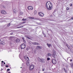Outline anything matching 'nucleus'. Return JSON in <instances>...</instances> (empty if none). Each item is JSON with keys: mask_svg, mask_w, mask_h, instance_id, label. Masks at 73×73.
Instances as JSON below:
<instances>
[{"mask_svg": "<svg viewBox=\"0 0 73 73\" xmlns=\"http://www.w3.org/2000/svg\"><path fill=\"white\" fill-rule=\"evenodd\" d=\"M46 8L48 10H51L52 7V4L49 1H48L46 4Z\"/></svg>", "mask_w": 73, "mask_h": 73, "instance_id": "nucleus-1", "label": "nucleus"}, {"mask_svg": "<svg viewBox=\"0 0 73 73\" xmlns=\"http://www.w3.org/2000/svg\"><path fill=\"white\" fill-rule=\"evenodd\" d=\"M38 60L39 61V62H40L43 63L45 62V59H44L39 58Z\"/></svg>", "mask_w": 73, "mask_h": 73, "instance_id": "nucleus-2", "label": "nucleus"}, {"mask_svg": "<svg viewBox=\"0 0 73 73\" xmlns=\"http://www.w3.org/2000/svg\"><path fill=\"white\" fill-rule=\"evenodd\" d=\"M35 68V66L33 65H31L29 67V70H33V69H34Z\"/></svg>", "mask_w": 73, "mask_h": 73, "instance_id": "nucleus-3", "label": "nucleus"}, {"mask_svg": "<svg viewBox=\"0 0 73 73\" xmlns=\"http://www.w3.org/2000/svg\"><path fill=\"white\" fill-rule=\"evenodd\" d=\"M25 44H23L21 45V48L22 49H24L25 48Z\"/></svg>", "mask_w": 73, "mask_h": 73, "instance_id": "nucleus-4", "label": "nucleus"}, {"mask_svg": "<svg viewBox=\"0 0 73 73\" xmlns=\"http://www.w3.org/2000/svg\"><path fill=\"white\" fill-rule=\"evenodd\" d=\"M5 44L4 42L3 41V40L2 39H1L0 40V44L1 45H4Z\"/></svg>", "mask_w": 73, "mask_h": 73, "instance_id": "nucleus-5", "label": "nucleus"}, {"mask_svg": "<svg viewBox=\"0 0 73 73\" xmlns=\"http://www.w3.org/2000/svg\"><path fill=\"white\" fill-rule=\"evenodd\" d=\"M38 15L40 17H43L44 14L42 12H40L38 13Z\"/></svg>", "mask_w": 73, "mask_h": 73, "instance_id": "nucleus-6", "label": "nucleus"}, {"mask_svg": "<svg viewBox=\"0 0 73 73\" xmlns=\"http://www.w3.org/2000/svg\"><path fill=\"white\" fill-rule=\"evenodd\" d=\"M24 58L26 60H27V61H29V57L27 56H24Z\"/></svg>", "mask_w": 73, "mask_h": 73, "instance_id": "nucleus-7", "label": "nucleus"}, {"mask_svg": "<svg viewBox=\"0 0 73 73\" xmlns=\"http://www.w3.org/2000/svg\"><path fill=\"white\" fill-rule=\"evenodd\" d=\"M28 9L29 10H33V8L31 6H29L28 7Z\"/></svg>", "mask_w": 73, "mask_h": 73, "instance_id": "nucleus-8", "label": "nucleus"}, {"mask_svg": "<svg viewBox=\"0 0 73 73\" xmlns=\"http://www.w3.org/2000/svg\"><path fill=\"white\" fill-rule=\"evenodd\" d=\"M53 54H52V56L53 57L55 58H56V55L55 54V53H56V52L55 51H54L53 52Z\"/></svg>", "mask_w": 73, "mask_h": 73, "instance_id": "nucleus-9", "label": "nucleus"}, {"mask_svg": "<svg viewBox=\"0 0 73 73\" xmlns=\"http://www.w3.org/2000/svg\"><path fill=\"white\" fill-rule=\"evenodd\" d=\"M52 62L53 64H56V61L54 59H53L52 60Z\"/></svg>", "mask_w": 73, "mask_h": 73, "instance_id": "nucleus-10", "label": "nucleus"}, {"mask_svg": "<svg viewBox=\"0 0 73 73\" xmlns=\"http://www.w3.org/2000/svg\"><path fill=\"white\" fill-rule=\"evenodd\" d=\"M1 12L2 14H6V11L4 10H2Z\"/></svg>", "mask_w": 73, "mask_h": 73, "instance_id": "nucleus-11", "label": "nucleus"}, {"mask_svg": "<svg viewBox=\"0 0 73 73\" xmlns=\"http://www.w3.org/2000/svg\"><path fill=\"white\" fill-rule=\"evenodd\" d=\"M34 45H40V44L36 42H33L32 43Z\"/></svg>", "mask_w": 73, "mask_h": 73, "instance_id": "nucleus-12", "label": "nucleus"}, {"mask_svg": "<svg viewBox=\"0 0 73 73\" xmlns=\"http://www.w3.org/2000/svg\"><path fill=\"white\" fill-rule=\"evenodd\" d=\"M52 54H50V53H48L47 54V57H49V56H52Z\"/></svg>", "mask_w": 73, "mask_h": 73, "instance_id": "nucleus-13", "label": "nucleus"}, {"mask_svg": "<svg viewBox=\"0 0 73 73\" xmlns=\"http://www.w3.org/2000/svg\"><path fill=\"white\" fill-rule=\"evenodd\" d=\"M36 48L37 49H40L41 48V47L38 46L36 47Z\"/></svg>", "mask_w": 73, "mask_h": 73, "instance_id": "nucleus-14", "label": "nucleus"}, {"mask_svg": "<svg viewBox=\"0 0 73 73\" xmlns=\"http://www.w3.org/2000/svg\"><path fill=\"white\" fill-rule=\"evenodd\" d=\"M15 41L17 42H20V39H16Z\"/></svg>", "mask_w": 73, "mask_h": 73, "instance_id": "nucleus-15", "label": "nucleus"}, {"mask_svg": "<svg viewBox=\"0 0 73 73\" xmlns=\"http://www.w3.org/2000/svg\"><path fill=\"white\" fill-rule=\"evenodd\" d=\"M47 46H48L49 47V48L50 46H52V45L50 44H49L48 43H47Z\"/></svg>", "mask_w": 73, "mask_h": 73, "instance_id": "nucleus-16", "label": "nucleus"}, {"mask_svg": "<svg viewBox=\"0 0 73 73\" xmlns=\"http://www.w3.org/2000/svg\"><path fill=\"white\" fill-rule=\"evenodd\" d=\"M26 64L27 65H29V62L27 61V62H26Z\"/></svg>", "mask_w": 73, "mask_h": 73, "instance_id": "nucleus-17", "label": "nucleus"}, {"mask_svg": "<svg viewBox=\"0 0 73 73\" xmlns=\"http://www.w3.org/2000/svg\"><path fill=\"white\" fill-rule=\"evenodd\" d=\"M22 39L23 41V42L25 43H26V41H25V39H24V37H23L22 38Z\"/></svg>", "mask_w": 73, "mask_h": 73, "instance_id": "nucleus-18", "label": "nucleus"}, {"mask_svg": "<svg viewBox=\"0 0 73 73\" xmlns=\"http://www.w3.org/2000/svg\"><path fill=\"white\" fill-rule=\"evenodd\" d=\"M63 70H64V71L65 72V73H66V70L64 68H63Z\"/></svg>", "mask_w": 73, "mask_h": 73, "instance_id": "nucleus-19", "label": "nucleus"}, {"mask_svg": "<svg viewBox=\"0 0 73 73\" xmlns=\"http://www.w3.org/2000/svg\"><path fill=\"white\" fill-rule=\"evenodd\" d=\"M27 19H23L22 20H23V21H25V20H27Z\"/></svg>", "mask_w": 73, "mask_h": 73, "instance_id": "nucleus-20", "label": "nucleus"}, {"mask_svg": "<svg viewBox=\"0 0 73 73\" xmlns=\"http://www.w3.org/2000/svg\"><path fill=\"white\" fill-rule=\"evenodd\" d=\"M50 60V58H47V61H49V60Z\"/></svg>", "mask_w": 73, "mask_h": 73, "instance_id": "nucleus-21", "label": "nucleus"}, {"mask_svg": "<svg viewBox=\"0 0 73 73\" xmlns=\"http://www.w3.org/2000/svg\"><path fill=\"white\" fill-rule=\"evenodd\" d=\"M2 64L1 65V66H2L3 67H4V65L3 64V63H2Z\"/></svg>", "mask_w": 73, "mask_h": 73, "instance_id": "nucleus-22", "label": "nucleus"}, {"mask_svg": "<svg viewBox=\"0 0 73 73\" xmlns=\"http://www.w3.org/2000/svg\"><path fill=\"white\" fill-rule=\"evenodd\" d=\"M71 67H73V63L70 64Z\"/></svg>", "mask_w": 73, "mask_h": 73, "instance_id": "nucleus-23", "label": "nucleus"}, {"mask_svg": "<svg viewBox=\"0 0 73 73\" xmlns=\"http://www.w3.org/2000/svg\"><path fill=\"white\" fill-rule=\"evenodd\" d=\"M36 13H37V11H36L35 10L34 11V14H36Z\"/></svg>", "mask_w": 73, "mask_h": 73, "instance_id": "nucleus-24", "label": "nucleus"}, {"mask_svg": "<svg viewBox=\"0 0 73 73\" xmlns=\"http://www.w3.org/2000/svg\"><path fill=\"white\" fill-rule=\"evenodd\" d=\"M10 25H11V23H9L7 25V27H9Z\"/></svg>", "mask_w": 73, "mask_h": 73, "instance_id": "nucleus-25", "label": "nucleus"}, {"mask_svg": "<svg viewBox=\"0 0 73 73\" xmlns=\"http://www.w3.org/2000/svg\"><path fill=\"white\" fill-rule=\"evenodd\" d=\"M66 45H67V46L68 47V49H70V48H69V47L68 46V45L66 44Z\"/></svg>", "mask_w": 73, "mask_h": 73, "instance_id": "nucleus-26", "label": "nucleus"}, {"mask_svg": "<svg viewBox=\"0 0 73 73\" xmlns=\"http://www.w3.org/2000/svg\"><path fill=\"white\" fill-rule=\"evenodd\" d=\"M9 70H10V69H8L7 70V72H8L9 71Z\"/></svg>", "mask_w": 73, "mask_h": 73, "instance_id": "nucleus-27", "label": "nucleus"}, {"mask_svg": "<svg viewBox=\"0 0 73 73\" xmlns=\"http://www.w3.org/2000/svg\"><path fill=\"white\" fill-rule=\"evenodd\" d=\"M69 5L70 6V7H72V4H69Z\"/></svg>", "mask_w": 73, "mask_h": 73, "instance_id": "nucleus-28", "label": "nucleus"}, {"mask_svg": "<svg viewBox=\"0 0 73 73\" xmlns=\"http://www.w3.org/2000/svg\"><path fill=\"white\" fill-rule=\"evenodd\" d=\"M16 13V12L15 11V10H14L13 13Z\"/></svg>", "mask_w": 73, "mask_h": 73, "instance_id": "nucleus-29", "label": "nucleus"}, {"mask_svg": "<svg viewBox=\"0 0 73 73\" xmlns=\"http://www.w3.org/2000/svg\"><path fill=\"white\" fill-rule=\"evenodd\" d=\"M43 35L44 36V37H46V35L44 34V33H43Z\"/></svg>", "mask_w": 73, "mask_h": 73, "instance_id": "nucleus-30", "label": "nucleus"}, {"mask_svg": "<svg viewBox=\"0 0 73 73\" xmlns=\"http://www.w3.org/2000/svg\"><path fill=\"white\" fill-rule=\"evenodd\" d=\"M70 46H72V48H73V44H71V45H70Z\"/></svg>", "mask_w": 73, "mask_h": 73, "instance_id": "nucleus-31", "label": "nucleus"}, {"mask_svg": "<svg viewBox=\"0 0 73 73\" xmlns=\"http://www.w3.org/2000/svg\"><path fill=\"white\" fill-rule=\"evenodd\" d=\"M69 8L68 7H67V11H68V10H69Z\"/></svg>", "mask_w": 73, "mask_h": 73, "instance_id": "nucleus-32", "label": "nucleus"}, {"mask_svg": "<svg viewBox=\"0 0 73 73\" xmlns=\"http://www.w3.org/2000/svg\"><path fill=\"white\" fill-rule=\"evenodd\" d=\"M10 35H13V33H10Z\"/></svg>", "mask_w": 73, "mask_h": 73, "instance_id": "nucleus-33", "label": "nucleus"}, {"mask_svg": "<svg viewBox=\"0 0 73 73\" xmlns=\"http://www.w3.org/2000/svg\"><path fill=\"white\" fill-rule=\"evenodd\" d=\"M44 70H45V69L44 68L42 69V71H44Z\"/></svg>", "mask_w": 73, "mask_h": 73, "instance_id": "nucleus-34", "label": "nucleus"}, {"mask_svg": "<svg viewBox=\"0 0 73 73\" xmlns=\"http://www.w3.org/2000/svg\"><path fill=\"white\" fill-rule=\"evenodd\" d=\"M70 20H73V17H72L70 18Z\"/></svg>", "mask_w": 73, "mask_h": 73, "instance_id": "nucleus-35", "label": "nucleus"}, {"mask_svg": "<svg viewBox=\"0 0 73 73\" xmlns=\"http://www.w3.org/2000/svg\"><path fill=\"white\" fill-rule=\"evenodd\" d=\"M23 26H20V28H23Z\"/></svg>", "mask_w": 73, "mask_h": 73, "instance_id": "nucleus-36", "label": "nucleus"}, {"mask_svg": "<svg viewBox=\"0 0 73 73\" xmlns=\"http://www.w3.org/2000/svg\"><path fill=\"white\" fill-rule=\"evenodd\" d=\"M70 60H70V62H72V61H73V60H72V59H71Z\"/></svg>", "mask_w": 73, "mask_h": 73, "instance_id": "nucleus-37", "label": "nucleus"}, {"mask_svg": "<svg viewBox=\"0 0 73 73\" xmlns=\"http://www.w3.org/2000/svg\"><path fill=\"white\" fill-rule=\"evenodd\" d=\"M24 23H25V21H24L22 23V24H24Z\"/></svg>", "mask_w": 73, "mask_h": 73, "instance_id": "nucleus-38", "label": "nucleus"}, {"mask_svg": "<svg viewBox=\"0 0 73 73\" xmlns=\"http://www.w3.org/2000/svg\"><path fill=\"white\" fill-rule=\"evenodd\" d=\"M17 28H20V26L19 27H17Z\"/></svg>", "mask_w": 73, "mask_h": 73, "instance_id": "nucleus-39", "label": "nucleus"}, {"mask_svg": "<svg viewBox=\"0 0 73 73\" xmlns=\"http://www.w3.org/2000/svg\"><path fill=\"white\" fill-rule=\"evenodd\" d=\"M29 19H33V18H32V17H29Z\"/></svg>", "mask_w": 73, "mask_h": 73, "instance_id": "nucleus-40", "label": "nucleus"}, {"mask_svg": "<svg viewBox=\"0 0 73 73\" xmlns=\"http://www.w3.org/2000/svg\"><path fill=\"white\" fill-rule=\"evenodd\" d=\"M27 38H29V39H30V38H29V37H27Z\"/></svg>", "mask_w": 73, "mask_h": 73, "instance_id": "nucleus-41", "label": "nucleus"}, {"mask_svg": "<svg viewBox=\"0 0 73 73\" xmlns=\"http://www.w3.org/2000/svg\"><path fill=\"white\" fill-rule=\"evenodd\" d=\"M32 42H30V44H32Z\"/></svg>", "mask_w": 73, "mask_h": 73, "instance_id": "nucleus-42", "label": "nucleus"}, {"mask_svg": "<svg viewBox=\"0 0 73 73\" xmlns=\"http://www.w3.org/2000/svg\"><path fill=\"white\" fill-rule=\"evenodd\" d=\"M6 67H8V65H6Z\"/></svg>", "mask_w": 73, "mask_h": 73, "instance_id": "nucleus-43", "label": "nucleus"}, {"mask_svg": "<svg viewBox=\"0 0 73 73\" xmlns=\"http://www.w3.org/2000/svg\"><path fill=\"white\" fill-rule=\"evenodd\" d=\"M1 62H4V61H1Z\"/></svg>", "mask_w": 73, "mask_h": 73, "instance_id": "nucleus-44", "label": "nucleus"}, {"mask_svg": "<svg viewBox=\"0 0 73 73\" xmlns=\"http://www.w3.org/2000/svg\"><path fill=\"white\" fill-rule=\"evenodd\" d=\"M4 64H5V62H4Z\"/></svg>", "mask_w": 73, "mask_h": 73, "instance_id": "nucleus-45", "label": "nucleus"}, {"mask_svg": "<svg viewBox=\"0 0 73 73\" xmlns=\"http://www.w3.org/2000/svg\"><path fill=\"white\" fill-rule=\"evenodd\" d=\"M7 36H6V37H5V38H7Z\"/></svg>", "mask_w": 73, "mask_h": 73, "instance_id": "nucleus-46", "label": "nucleus"}, {"mask_svg": "<svg viewBox=\"0 0 73 73\" xmlns=\"http://www.w3.org/2000/svg\"><path fill=\"white\" fill-rule=\"evenodd\" d=\"M70 58V57H68L67 58V59H68V58Z\"/></svg>", "mask_w": 73, "mask_h": 73, "instance_id": "nucleus-47", "label": "nucleus"}, {"mask_svg": "<svg viewBox=\"0 0 73 73\" xmlns=\"http://www.w3.org/2000/svg\"><path fill=\"white\" fill-rule=\"evenodd\" d=\"M62 13V11L61 12Z\"/></svg>", "mask_w": 73, "mask_h": 73, "instance_id": "nucleus-48", "label": "nucleus"}, {"mask_svg": "<svg viewBox=\"0 0 73 73\" xmlns=\"http://www.w3.org/2000/svg\"><path fill=\"white\" fill-rule=\"evenodd\" d=\"M21 68H22V67H21Z\"/></svg>", "mask_w": 73, "mask_h": 73, "instance_id": "nucleus-49", "label": "nucleus"}, {"mask_svg": "<svg viewBox=\"0 0 73 73\" xmlns=\"http://www.w3.org/2000/svg\"><path fill=\"white\" fill-rule=\"evenodd\" d=\"M21 14H22V13H22V12H21Z\"/></svg>", "mask_w": 73, "mask_h": 73, "instance_id": "nucleus-50", "label": "nucleus"}, {"mask_svg": "<svg viewBox=\"0 0 73 73\" xmlns=\"http://www.w3.org/2000/svg\"><path fill=\"white\" fill-rule=\"evenodd\" d=\"M11 73L10 72H9V73Z\"/></svg>", "mask_w": 73, "mask_h": 73, "instance_id": "nucleus-51", "label": "nucleus"}, {"mask_svg": "<svg viewBox=\"0 0 73 73\" xmlns=\"http://www.w3.org/2000/svg\"><path fill=\"white\" fill-rule=\"evenodd\" d=\"M19 25H21V24H20Z\"/></svg>", "mask_w": 73, "mask_h": 73, "instance_id": "nucleus-52", "label": "nucleus"}, {"mask_svg": "<svg viewBox=\"0 0 73 73\" xmlns=\"http://www.w3.org/2000/svg\"><path fill=\"white\" fill-rule=\"evenodd\" d=\"M52 15H53V14Z\"/></svg>", "mask_w": 73, "mask_h": 73, "instance_id": "nucleus-53", "label": "nucleus"}]
</instances>
